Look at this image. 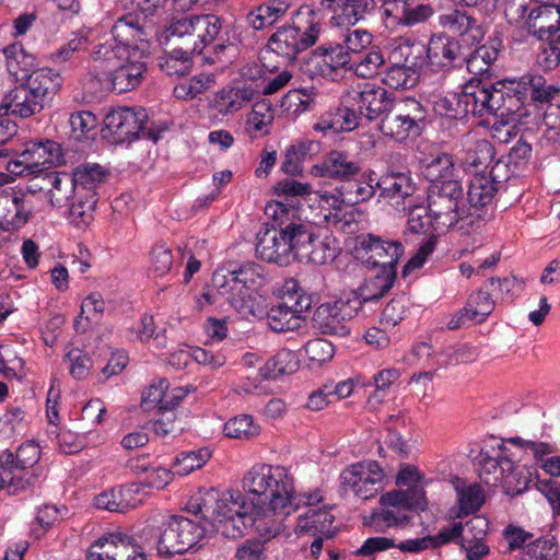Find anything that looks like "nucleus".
<instances>
[{
  "label": "nucleus",
  "mask_w": 560,
  "mask_h": 560,
  "mask_svg": "<svg viewBox=\"0 0 560 560\" xmlns=\"http://www.w3.org/2000/svg\"><path fill=\"white\" fill-rule=\"evenodd\" d=\"M243 490L253 495L256 516H268L269 513L290 514L295 511L294 478L282 465L266 463L255 464L244 475Z\"/></svg>",
  "instance_id": "1"
},
{
  "label": "nucleus",
  "mask_w": 560,
  "mask_h": 560,
  "mask_svg": "<svg viewBox=\"0 0 560 560\" xmlns=\"http://www.w3.org/2000/svg\"><path fill=\"white\" fill-rule=\"evenodd\" d=\"M266 283L261 265L247 262L237 269L223 273L215 271L212 284L237 312L255 315L260 307V290Z\"/></svg>",
  "instance_id": "2"
},
{
  "label": "nucleus",
  "mask_w": 560,
  "mask_h": 560,
  "mask_svg": "<svg viewBox=\"0 0 560 560\" xmlns=\"http://www.w3.org/2000/svg\"><path fill=\"white\" fill-rule=\"evenodd\" d=\"M380 504L381 509L362 516V523L374 532L384 533L407 525V511L424 510L425 492L422 488L392 490L381 495Z\"/></svg>",
  "instance_id": "3"
},
{
  "label": "nucleus",
  "mask_w": 560,
  "mask_h": 560,
  "mask_svg": "<svg viewBox=\"0 0 560 560\" xmlns=\"http://www.w3.org/2000/svg\"><path fill=\"white\" fill-rule=\"evenodd\" d=\"M427 190L428 210L438 225L447 229L469 219L465 187L457 178H431Z\"/></svg>",
  "instance_id": "4"
},
{
  "label": "nucleus",
  "mask_w": 560,
  "mask_h": 560,
  "mask_svg": "<svg viewBox=\"0 0 560 560\" xmlns=\"http://www.w3.org/2000/svg\"><path fill=\"white\" fill-rule=\"evenodd\" d=\"M203 508L208 509L207 503L203 506L190 503L189 511L192 512L194 518L172 515L167 522L162 524L158 539L160 555L170 557L185 553L203 538L207 528L198 518V514L203 513Z\"/></svg>",
  "instance_id": "5"
},
{
  "label": "nucleus",
  "mask_w": 560,
  "mask_h": 560,
  "mask_svg": "<svg viewBox=\"0 0 560 560\" xmlns=\"http://www.w3.org/2000/svg\"><path fill=\"white\" fill-rule=\"evenodd\" d=\"M509 78L495 83H485L480 80L469 81L464 88L466 106L472 116L486 114L497 116H509L513 113V102L510 95Z\"/></svg>",
  "instance_id": "6"
},
{
  "label": "nucleus",
  "mask_w": 560,
  "mask_h": 560,
  "mask_svg": "<svg viewBox=\"0 0 560 560\" xmlns=\"http://www.w3.org/2000/svg\"><path fill=\"white\" fill-rule=\"evenodd\" d=\"M404 254V246L398 241H384L376 236L372 253V262H368V267H378L380 271L371 280L373 291L365 294L362 291H352V298L362 299L364 302L378 301L394 285L396 279V265Z\"/></svg>",
  "instance_id": "7"
},
{
  "label": "nucleus",
  "mask_w": 560,
  "mask_h": 560,
  "mask_svg": "<svg viewBox=\"0 0 560 560\" xmlns=\"http://www.w3.org/2000/svg\"><path fill=\"white\" fill-rule=\"evenodd\" d=\"M427 110L416 98L395 102L382 116L380 131L398 142L418 137L425 124Z\"/></svg>",
  "instance_id": "8"
},
{
  "label": "nucleus",
  "mask_w": 560,
  "mask_h": 560,
  "mask_svg": "<svg viewBox=\"0 0 560 560\" xmlns=\"http://www.w3.org/2000/svg\"><path fill=\"white\" fill-rule=\"evenodd\" d=\"M508 83L510 95L515 101L512 115L517 118L527 114V102L534 105H551L553 102L557 104L560 98V89L547 84L546 79L539 74L526 73L521 78H509Z\"/></svg>",
  "instance_id": "9"
},
{
  "label": "nucleus",
  "mask_w": 560,
  "mask_h": 560,
  "mask_svg": "<svg viewBox=\"0 0 560 560\" xmlns=\"http://www.w3.org/2000/svg\"><path fill=\"white\" fill-rule=\"evenodd\" d=\"M350 34L343 36L342 43H330L317 47L306 61L311 75H320L332 82L347 78L350 71Z\"/></svg>",
  "instance_id": "10"
},
{
  "label": "nucleus",
  "mask_w": 560,
  "mask_h": 560,
  "mask_svg": "<svg viewBox=\"0 0 560 560\" xmlns=\"http://www.w3.org/2000/svg\"><path fill=\"white\" fill-rule=\"evenodd\" d=\"M319 24L308 14L305 24H292L278 27L268 40L269 48L276 54L293 61L299 54L313 46L319 35Z\"/></svg>",
  "instance_id": "11"
},
{
  "label": "nucleus",
  "mask_w": 560,
  "mask_h": 560,
  "mask_svg": "<svg viewBox=\"0 0 560 560\" xmlns=\"http://www.w3.org/2000/svg\"><path fill=\"white\" fill-rule=\"evenodd\" d=\"M148 115L144 109L136 110L129 107H119L107 113L104 125L117 142L132 141L144 138L158 141L159 133L147 127Z\"/></svg>",
  "instance_id": "12"
},
{
  "label": "nucleus",
  "mask_w": 560,
  "mask_h": 560,
  "mask_svg": "<svg viewBox=\"0 0 560 560\" xmlns=\"http://www.w3.org/2000/svg\"><path fill=\"white\" fill-rule=\"evenodd\" d=\"M357 96H352V130L362 125V120L371 121L380 115H384L395 103L389 100L387 92L375 83H357L353 90Z\"/></svg>",
  "instance_id": "13"
},
{
  "label": "nucleus",
  "mask_w": 560,
  "mask_h": 560,
  "mask_svg": "<svg viewBox=\"0 0 560 560\" xmlns=\"http://www.w3.org/2000/svg\"><path fill=\"white\" fill-rule=\"evenodd\" d=\"M60 147L51 140L30 141L14 161H9L7 170L15 175L38 173L59 162Z\"/></svg>",
  "instance_id": "14"
},
{
  "label": "nucleus",
  "mask_w": 560,
  "mask_h": 560,
  "mask_svg": "<svg viewBox=\"0 0 560 560\" xmlns=\"http://www.w3.org/2000/svg\"><path fill=\"white\" fill-rule=\"evenodd\" d=\"M33 213L30 196L21 190H0V229L4 232L20 230Z\"/></svg>",
  "instance_id": "15"
},
{
  "label": "nucleus",
  "mask_w": 560,
  "mask_h": 560,
  "mask_svg": "<svg viewBox=\"0 0 560 560\" xmlns=\"http://www.w3.org/2000/svg\"><path fill=\"white\" fill-rule=\"evenodd\" d=\"M256 238V253L260 259L279 266H288L292 261V247L288 243L285 228L266 225Z\"/></svg>",
  "instance_id": "16"
},
{
  "label": "nucleus",
  "mask_w": 560,
  "mask_h": 560,
  "mask_svg": "<svg viewBox=\"0 0 560 560\" xmlns=\"http://www.w3.org/2000/svg\"><path fill=\"white\" fill-rule=\"evenodd\" d=\"M92 560H144V553L135 539L124 534H110L90 548Z\"/></svg>",
  "instance_id": "17"
},
{
  "label": "nucleus",
  "mask_w": 560,
  "mask_h": 560,
  "mask_svg": "<svg viewBox=\"0 0 560 560\" xmlns=\"http://www.w3.org/2000/svg\"><path fill=\"white\" fill-rule=\"evenodd\" d=\"M348 301H336L334 304L325 303L317 307L313 322L324 334L337 337H348L350 334Z\"/></svg>",
  "instance_id": "18"
},
{
  "label": "nucleus",
  "mask_w": 560,
  "mask_h": 560,
  "mask_svg": "<svg viewBox=\"0 0 560 560\" xmlns=\"http://www.w3.org/2000/svg\"><path fill=\"white\" fill-rule=\"evenodd\" d=\"M465 46L451 37L432 38L425 47V63L436 69L460 67L464 63Z\"/></svg>",
  "instance_id": "19"
},
{
  "label": "nucleus",
  "mask_w": 560,
  "mask_h": 560,
  "mask_svg": "<svg viewBox=\"0 0 560 560\" xmlns=\"http://www.w3.org/2000/svg\"><path fill=\"white\" fill-rule=\"evenodd\" d=\"M384 472L381 466L370 460L352 464V493L362 502L375 498L382 489Z\"/></svg>",
  "instance_id": "20"
},
{
  "label": "nucleus",
  "mask_w": 560,
  "mask_h": 560,
  "mask_svg": "<svg viewBox=\"0 0 560 560\" xmlns=\"http://www.w3.org/2000/svg\"><path fill=\"white\" fill-rule=\"evenodd\" d=\"M499 187L486 176H476L469 184L466 192V208H468V223L483 221L487 215L485 208L491 203Z\"/></svg>",
  "instance_id": "21"
},
{
  "label": "nucleus",
  "mask_w": 560,
  "mask_h": 560,
  "mask_svg": "<svg viewBox=\"0 0 560 560\" xmlns=\"http://www.w3.org/2000/svg\"><path fill=\"white\" fill-rule=\"evenodd\" d=\"M164 46L180 56L200 54L194 36V27L186 16H175L163 32Z\"/></svg>",
  "instance_id": "22"
},
{
  "label": "nucleus",
  "mask_w": 560,
  "mask_h": 560,
  "mask_svg": "<svg viewBox=\"0 0 560 560\" xmlns=\"http://www.w3.org/2000/svg\"><path fill=\"white\" fill-rule=\"evenodd\" d=\"M443 24L454 35H457V39L466 48H471L480 44L485 37V30L478 20L462 10H454L451 13L443 16Z\"/></svg>",
  "instance_id": "23"
},
{
  "label": "nucleus",
  "mask_w": 560,
  "mask_h": 560,
  "mask_svg": "<svg viewBox=\"0 0 560 560\" xmlns=\"http://www.w3.org/2000/svg\"><path fill=\"white\" fill-rule=\"evenodd\" d=\"M137 51L127 59L112 69L106 74L112 83V89L116 93H126L137 89L143 81L147 73V63L140 59L135 58Z\"/></svg>",
  "instance_id": "24"
},
{
  "label": "nucleus",
  "mask_w": 560,
  "mask_h": 560,
  "mask_svg": "<svg viewBox=\"0 0 560 560\" xmlns=\"http://www.w3.org/2000/svg\"><path fill=\"white\" fill-rule=\"evenodd\" d=\"M45 105L37 96L35 98V94L24 82H21L4 96L0 105V112H3L4 115L10 113L16 117L28 118L39 114Z\"/></svg>",
  "instance_id": "25"
},
{
  "label": "nucleus",
  "mask_w": 560,
  "mask_h": 560,
  "mask_svg": "<svg viewBox=\"0 0 560 560\" xmlns=\"http://www.w3.org/2000/svg\"><path fill=\"white\" fill-rule=\"evenodd\" d=\"M142 489L141 483H130L118 489H110L94 498V505L108 512L126 513L141 504L137 498Z\"/></svg>",
  "instance_id": "26"
},
{
  "label": "nucleus",
  "mask_w": 560,
  "mask_h": 560,
  "mask_svg": "<svg viewBox=\"0 0 560 560\" xmlns=\"http://www.w3.org/2000/svg\"><path fill=\"white\" fill-rule=\"evenodd\" d=\"M560 10L553 5L540 4L529 10L526 28L540 40L550 39L560 32Z\"/></svg>",
  "instance_id": "27"
},
{
  "label": "nucleus",
  "mask_w": 560,
  "mask_h": 560,
  "mask_svg": "<svg viewBox=\"0 0 560 560\" xmlns=\"http://www.w3.org/2000/svg\"><path fill=\"white\" fill-rule=\"evenodd\" d=\"M132 54L124 45H119L115 40L107 39L94 47L91 55L90 69L95 73L96 78L105 75L112 69L122 63L127 56Z\"/></svg>",
  "instance_id": "28"
},
{
  "label": "nucleus",
  "mask_w": 560,
  "mask_h": 560,
  "mask_svg": "<svg viewBox=\"0 0 560 560\" xmlns=\"http://www.w3.org/2000/svg\"><path fill=\"white\" fill-rule=\"evenodd\" d=\"M323 200L326 203L324 215L326 223L332 231L345 233L347 241V230L350 226V203L347 202L345 194L336 188L335 192L323 195Z\"/></svg>",
  "instance_id": "29"
},
{
  "label": "nucleus",
  "mask_w": 560,
  "mask_h": 560,
  "mask_svg": "<svg viewBox=\"0 0 560 560\" xmlns=\"http://www.w3.org/2000/svg\"><path fill=\"white\" fill-rule=\"evenodd\" d=\"M24 83L35 97L46 104L61 88L62 78L50 68H40L32 71Z\"/></svg>",
  "instance_id": "30"
},
{
  "label": "nucleus",
  "mask_w": 560,
  "mask_h": 560,
  "mask_svg": "<svg viewBox=\"0 0 560 560\" xmlns=\"http://www.w3.org/2000/svg\"><path fill=\"white\" fill-rule=\"evenodd\" d=\"M501 47V39L491 37L487 44L476 47L474 51H465L464 63H466L467 70L474 74L486 73L497 60Z\"/></svg>",
  "instance_id": "31"
},
{
  "label": "nucleus",
  "mask_w": 560,
  "mask_h": 560,
  "mask_svg": "<svg viewBox=\"0 0 560 560\" xmlns=\"http://www.w3.org/2000/svg\"><path fill=\"white\" fill-rule=\"evenodd\" d=\"M7 58V69L16 82H25L32 71H35L36 58L25 51L21 44L14 43L3 50Z\"/></svg>",
  "instance_id": "32"
},
{
  "label": "nucleus",
  "mask_w": 560,
  "mask_h": 560,
  "mask_svg": "<svg viewBox=\"0 0 560 560\" xmlns=\"http://www.w3.org/2000/svg\"><path fill=\"white\" fill-rule=\"evenodd\" d=\"M327 505L319 509H308L304 515H300L298 518L296 527L301 533H311L314 536L322 535L327 538L332 537L335 534L332 514L327 511Z\"/></svg>",
  "instance_id": "33"
},
{
  "label": "nucleus",
  "mask_w": 560,
  "mask_h": 560,
  "mask_svg": "<svg viewBox=\"0 0 560 560\" xmlns=\"http://www.w3.org/2000/svg\"><path fill=\"white\" fill-rule=\"evenodd\" d=\"M208 500L214 501V506H212L214 520L243 512L256 513L255 505L252 502L247 503L240 490H226L220 494H210Z\"/></svg>",
  "instance_id": "34"
},
{
  "label": "nucleus",
  "mask_w": 560,
  "mask_h": 560,
  "mask_svg": "<svg viewBox=\"0 0 560 560\" xmlns=\"http://www.w3.org/2000/svg\"><path fill=\"white\" fill-rule=\"evenodd\" d=\"M320 150L318 141L306 140L291 144L281 162V171L288 175L296 176L303 172V162L307 156L317 154Z\"/></svg>",
  "instance_id": "35"
},
{
  "label": "nucleus",
  "mask_w": 560,
  "mask_h": 560,
  "mask_svg": "<svg viewBox=\"0 0 560 560\" xmlns=\"http://www.w3.org/2000/svg\"><path fill=\"white\" fill-rule=\"evenodd\" d=\"M47 179L51 185L47 195L54 208L68 207L71 200L80 195L69 173H50L47 175Z\"/></svg>",
  "instance_id": "36"
},
{
  "label": "nucleus",
  "mask_w": 560,
  "mask_h": 560,
  "mask_svg": "<svg viewBox=\"0 0 560 560\" xmlns=\"http://www.w3.org/2000/svg\"><path fill=\"white\" fill-rule=\"evenodd\" d=\"M262 361L258 372L264 380H276L281 375L292 374L301 365V359L296 358V352H276Z\"/></svg>",
  "instance_id": "37"
},
{
  "label": "nucleus",
  "mask_w": 560,
  "mask_h": 560,
  "mask_svg": "<svg viewBox=\"0 0 560 560\" xmlns=\"http://www.w3.org/2000/svg\"><path fill=\"white\" fill-rule=\"evenodd\" d=\"M194 27V36L199 51L214 42L222 28L221 19L215 14H190L187 15Z\"/></svg>",
  "instance_id": "38"
},
{
  "label": "nucleus",
  "mask_w": 560,
  "mask_h": 560,
  "mask_svg": "<svg viewBox=\"0 0 560 560\" xmlns=\"http://www.w3.org/2000/svg\"><path fill=\"white\" fill-rule=\"evenodd\" d=\"M70 175L78 191L83 190L84 195H89L95 192L96 187L106 182L108 172L98 164L88 163L74 168Z\"/></svg>",
  "instance_id": "39"
},
{
  "label": "nucleus",
  "mask_w": 560,
  "mask_h": 560,
  "mask_svg": "<svg viewBox=\"0 0 560 560\" xmlns=\"http://www.w3.org/2000/svg\"><path fill=\"white\" fill-rule=\"evenodd\" d=\"M112 35L110 40H115L130 50L138 40H142L143 27L140 25L138 16L127 14L115 22Z\"/></svg>",
  "instance_id": "40"
},
{
  "label": "nucleus",
  "mask_w": 560,
  "mask_h": 560,
  "mask_svg": "<svg viewBox=\"0 0 560 560\" xmlns=\"http://www.w3.org/2000/svg\"><path fill=\"white\" fill-rule=\"evenodd\" d=\"M255 512H243L213 520L212 527L226 538H241L246 535L247 528L252 526Z\"/></svg>",
  "instance_id": "41"
},
{
  "label": "nucleus",
  "mask_w": 560,
  "mask_h": 560,
  "mask_svg": "<svg viewBox=\"0 0 560 560\" xmlns=\"http://www.w3.org/2000/svg\"><path fill=\"white\" fill-rule=\"evenodd\" d=\"M423 66L405 63L404 67H387L383 82L394 90L411 89L417 85Z\"/></svg>",
  "instance_id": "42"
},
{
  "label": "nucleus",
  "mask_w": 560,
  "mask_h": 560,
  "mask_svg": "<svg viewBox=\"0 0 560 560\" xmlns=\"http://www.w3.org/2000/svg\"><path fill=\"white\" fill-rule=\"evenodd\" d=\"M315 176L347 179L350 175V161L346 152L331 151L325 160L312 168Z\"/></svg>",
  "instance_id": "43"
},
{
  "label": "nucleus",
  "mask_w": 560,
  "mask_h": 560,
  "mask_svg": "<svg viewBox=\"0 0 560 560\" xmlns=\"http://www.w3.org/2000/svg\"><path fill=\"white\" fill-rule=\"evenodd\" d=\"M388 67H404L406 65H425V46L410 44L409 42L395 46L387 57Z\"/></svg>",
  "instance_id": "44"
},
{
  "label": "nucleus",
  "mask_w": 560,
  "mask_h": 560,
  "mask_svg": "<svg viewBox=\"0 0 560 560\" xmlns=\"http://www.w3.org/2000/svg\"><path fill=\"white\" fill-rule=\"evenodd\" d=\"M284 228L288 243L292 247V259L303 261L312 247L315 234L304 224L290 223Z\"/></svg>",
  "instance_id": "45"
},
{
  "label": "nucleus",
  "mask_w": 560,
  "mask_h": 560,
  "mask_svg": "<svg viewBox=\"0 0 560 560\" xmlns=\"http://www.w3.org/2000/svg\"><path fill=\"white\" fill-rule=\"evenodd\" d=\"M428 360L431 362L430 371L413 374V380L421 377L432 378L433 373L440 368L454 366L462 363H469L476 360L474 352H428Z\"/></svg>",
  "instance_id": "46"
},
{
  "label": "nucleus",
  "mask_w": 560,
  "mask_h": 560,
  "mask_svg": "<svg viewBox=\"0 0 560 560\" xmlns=\"http://www.w3.org/2000/svg\"><path fill=\"white\" fill-rule=\"evenodd\" d=\"M491 294V288L486 285L470 294L465 306L470 322L480 324L493 312L494 301Z\"/></svg>",
  "instance_id": "47"
},
{
  "label": "nucleus",
  "mask_w": 560,
  "mask_h": 560,
  "mask_svg": "<svg viewBox=\"0 0 560 560\" xmlns=\"http://www.w3.org/2000/svg\"><path fill=\"white\" fill-rule=\"evenodd\" d=\"M375 186L381 189L382 196L389 198H406L415 191L410 177L404 173L387 174L376 180Z\"/></svg>",
  "instance_id": "48"
},
{
  "label": "nucleus",
  "mask_w": 560,
  "mask_h": 560,
  "mask_svg": "<svg viewBox=\"0 0 560 560\" xmlns=\"http://www.w3.org/2000/svg\"><path fill=\"white\" fill-rule=\"evenodd\" d=\"M340 253V246L334 236L320 238L315 235L312 242V247L307 252L304 260L315 265H324L328 261L335 260Z\"/></svg>",
  "instance_id": "49"
},
{
  "label": "nucleus",
  "mask_w": 560,
  "mask_h": 560,
  "mask_svg": "<svg viewBox=\"0 0 560 560\" xmlns=\"http://www.w3.org/2000/svg\"><path fill=\"white\" fill-rule=\"evenodd\" d=\"M97 202L96 192L84 196H77L75 201L68 206L69 217L79 226H85L93 220V212Z\"/></svg>",
  "instance_id": "50"
},
{
  "label": "nucleus",
  "mask_w": 560,
  "mask_h": 560,
  "mask_svg": "<svg viewBox=\"0 0 560 560\" xmlns=\"http://www.w3.org/2000/svg\"><path fill=\"white\" fill-rule=\"evenodd\" d=\"M457 490L459 512L458 516H468L480 510L485 503V491L478 483H471L466 488Z\"/></svg>",
  "instance_id": "51"
},
{
  "label": "nucleus",
  "mask_w": 560,
  "mask_h": 560,
  "mask_svg": "<svg viewBox=\"0 0 560 560\" xmlns=\"http://www.w3.org/2000/svg\"><path fill=\"white\" fill-rule=\"evenodd\" d=\"M494 148L487 139H480L472 142L466 150L464 163L478 171L480 167H487L493 160Z\"/></svg>",
  "instance_id": "52"
},
{
  "label": "nucleus",
  "mask_w": 560,
  "mask_h": 560,
  "mask_svg": "<svg viewBox=\"0 0 560 560\" xmlns=\"http://www.w3.org/2000/svg\"><path fill=\"white\" fill-rule=\"evenodd\" d=\"M224 434L231 439L250 440L259 433V428L254 424L253 418L242 415L230 419L224 424Z\"/></svg>",
  "instance_id": "53"
},
{
  "label": "nucleus",
  "mask_w": 560,
  "mask_h": 560,
  "mask_svg": "<svg viewBox=\"0 0 560 560\" xmlns=\"http://www.w3.org/2000/svg\"><path fill=\"white\" fill-rule=\"evenodd\" d=\"M165 56L160 60L161 69L167 75H178L183 77L189 73L191 69V58L192 56L176 54L172 51V48L164 46Z\"/></svg>",
  "instance_id": "54"
},
{
  "label": "nucleus",
  "mask_w": 560,
  "mask_h": 560,
  "mask_svg": "<svg viewBox=\"0 0 560 560\" xmlns=\"http://www.w3.org/2000/svg\"><path fill=\"white\" fill-rule=\"evenodd\" d=\"M385 62L382 54L375 47L362 55H357L355 58H352V67L355 65L354 73L359 78L368 79L373 77L378 67Z\"/></svg>",
  "instance_id": "55"
},
{
  "label": "nucleus",
  "mask_w": 560,
  "mask_h": 560,
  "mask_svg": "<svg viewBox=\"0 0 560 560\" xmlns=\"http://www.w3.org/2000/svg\"><path fill=\"white\" fill-rule=\"evenodd\" d=\"M350 108L346 105L338 107L334 113L329 114L328 119H323L320 122L314 125V129L323 131H331L332 133H339L342 131H349L350 127Z\"/></svg>",
  "instance_id": "56"
},
{
  "label": "nucleus",
  "mask_w": 560,
  "mask_h": 560,
  "mask_svg": "<svg viewBox=\"0 0 560 560\" xmlns=\"http://www.w3.org/2000/svg\"><path fill=\"white\" fill-rule=\"evenodd\" d=\"M557 552L555 538H538L526 546L522 560H556Z\"/></svg>",
  "instance_id": "57"
},
{
  "label": "nucleus",
  "mask_w": 560,
  "mask_h": 560,
  "mask_svg": "<svg viewBox=\"0 0 560 560\" xmlns=\"http://www.w3.org/2000/svg\"><path fill=\"white\" fill-rule=\"evenodd\" d=\"M300 318L296 314L280 306H273L268 313V324L275 331L294 330L300 327Z\"/></svg>",
  "instance_id": "58"
},
{
  "label": "nucleus",
  "mask_w": 560,
  "mask_h": 560,
  "mask_svg": "<svg viewBox=\"0 0 560 560\" xmlns=\"http://www.w3.org/2000/svg\"><path fill=\"white\" fill-rule=\"evenodd\" d=\"M432 13L433 10L430 5L419 4L411 8L407 2L406 4H401V14L399 16L394 15V19H396L398 25L413 26L427 21Z\"/></svg>",
  "instance_id": "59"
},
{
  "label": "nucleus",
  "mask_w": 560,
  "mask_h": 560,
  "mask_svg": "<svg viewBox=\"0 0 560 560\" xmlns=\"http://www.w3.org/2000/svg\"><path fill=\"white\" fill-rule=\"evenodd\" d=\"M208 451L180 453L175 460L176 472L185 476L205 465L209 458Z\"/></svg>",
  "instance_id": "60"
},
{
  "label": "nucleus",
  "mask_w": 560,
  "mask_h": 560,
  "mask_svg": "<svg viewBox=\"0 0 560 560\" xmlns=\"http://www.w3.org/2000/svg\"><path fill=\"white\" fill-rule=\"evenodd\" d=\"M355 172L352 167V194L354 196L352 199H355V203H366L370 199H372L375 195V178L372 177V173L368 176L365 174H360L359 177H354Z\"/></svg>",
  "instance_id": "61"
},
{
  "label": "nucleus",
  "mask_w": 560,
  "mask_h": 560,
  "mask_svg": "<svg viewBox=\"0 0 560 560\" xmlns=\"http://www.w3.org/2000/svg\"><path fill=\"white\" fill-rule=\"evenodd\" d=\"M168 389V382L165 378L159 380L156 383H152L148 386L141 399V406L145 410L153 409L155 407L161 409V405L164 402L165 394Z\"/></svg>",
  "instance_id": "62"
},
{
  "label": "nucleus",
  "mask_w": 560,
  "mask_h": 560,
  "mask_svg": "<svg viewBox=\"0 0 560 560\" xmlns=\"http://www.w3.org/2000/svg\"><path fill=\"white\" fill-rule=\"evenodd\" d=\"M320 5L331 14V23L338 27L350 25V0H322Z\"/></svg>",
  "instance_id": "63"
},
{
  "label": "nucleus",
  "mask_w": 560,
  "mask_h": 560,
  "mask_svg": "<svg viewBox=\"0 0 560 560\" xmlns=\"http://www.w3.org/2000/svg\"><path fill=\"white\" fill-rule=\"evenodd\" d=\"M376 236L371 233L359 234L352 237V258L365 266L368 262H372L371 256Z\"/></svg>",
  "instance_id": "64"
}]
</instances>
